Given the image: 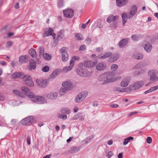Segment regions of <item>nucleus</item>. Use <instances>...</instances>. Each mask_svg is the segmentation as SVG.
<instances>
[{
	"label": "nucleus",
	"instance_id": "nucleus-1",
	"mask_svg": "<svg viewBox=\"0 0 158 158\" xmlns=\"http://www.w3.org/2000/svg\"><path fill=\"white\" fill-rule=\"evenodd\" d=\"M98 80L101 81H103L102 84H107L113 82L115 80L113 77V73L111 72H107L105 73L98 77Z\"/></svg>",
	"mask_w": 158,
	"mask_h": 158
},
{
	"label": "nucleus",
	"instance_id": "nucleus-2",
	"mask_svg": "<svg viewBox=\"0 0 158 158\" xmlns=\"http://www.w3.org/2000/svg\"><path fill=\"white\" fill-rule=\"evenodd\" d=\"M28 97L33 102L38 104L44 103L46 102V98L43 97L35 96L32 92H31Z\"/></svg>",
	"mask_w": 158,
	"mask_h": 158
},
{
	"label": "nucleus",
	"instance_id": "nucleus-3",
	"mask_svg": "<svg viewBox=\"0 0 158 158\" xmlns=\"http://www.w3.org/2000/svg\"><path fill=\"white\" fill-rule=\"evenodd\" d=\"M22 78L24 83L30 87L34 86L33 82L30 76L27 75H24L23 73H20V79Z\"/></svg>",
	"mask_w": 158,
	"mask_h": 158
},
{
	"label": "nucleus",
	"instance_id": "nucleus-4",
	"mask_svg": "<svg viewBox=\"0 0 158 158\" xmlns=\"http://www.w3.org/2000/svg\"><path fill=\"white\" fill-rule=\"evenodd\" d=\"M36 121L32 116H29L20 121V123L23 125L26 126L31 125L33 123H35Z\"/></svg>",
	"mask_w": 158,
	"mask_h": 158
},
{
	"label": "nucleus",
	"instance_id": "nucleus-5",
	"mask_svg": "<svg viewBox=\"0 0 158 158\" xmlns=\"http://www.w3.org/2000/svg\"><path fill=\"white\" fill-rule=\"evenodd\" d=\"M76 72L77 74L80 76L86 77L88 76L87 75V70L83 66V65L78 67L76 70Z\"/></svg>",
	"mask_w": 158,
	"mask_h": 158
},
{
	"label": "nucleus",
	"instance_id": "nucleus-6",
	"mask_svg": "<svg viewBox=\"0 0 158 158\" xmlns=\"http://www.w3.org/2000/svg\"><path fill=\"white\" fill-rule=\"evenodd\" d=\"M72 84L69 81H65L62 83L63 88L60 89V94L62 95V93H65L70 90Z\"/></svg>",
	"mask_w": 158,
	"mask_h": 158
},
{
	"label": "nucleus",
	"instance_id": "nucleus-7",
	"mask_svg": "<svg viewBox=\"0 0 158 158\" xmlns=\"http://www.w3.org/2000/svg\"><path fill=\"white\" fill-rule=\"evenodd\" d=\"M119 16L117 15H114L112 14L110 15L106 19V21L109 23L111 22L113 23L114 27L116 28L117 27L116 23L117 21L118 20Z\"/></svg>",
	"mask_w": 158,
	"mask_h": 158
},
{
	"label": "nucleus",
	"instance_id": "nucleus-8",
	"mask_svg": "<svg viewBox=\"0 0 158 158\" xmlns=\"http://www.w3.org/2000/svg\"><path fill=\"white\" fill-rule=\"evenodd\" d=\"M87 96L86 93L82 92L79 93L76 97L75 100L76 102H79L82 101Z\"/></svg>",
	"mask_w": 158,
	"mask_h": 158
},
{
	"label": "nucleus",
	"instance_id": "nucleus-9",
	"mask_svg": "<svg viewBox=\"0 0 158 158\" xmlns=\"http://www.w3.org/2000/svg\"><path fill=\"white\" fill-rule=\"evenodd\" d=\"M144 84V82L143 81H137L131 85L133 90H135L141 88Z\"/></svg>",
	"mask_w": 158,
	"mask_h": 158
},
{
	"label": "nucleus",
	"instance_id": "nucleus-10",
	"mask_svg": "<svg viewBox=\"0 0 158 158\" xmlns=\"http://www.w3.org/2000/svg\"><path fill=\"white\" fill-rule=\"evenodd\" d=\"M149 76H150V81L152 82L157 81L158 78L155 72L153 70H150L148 73Z\"/></svg>",
	"mask_w": 158,
	"mask_h": 158
},
{
	"label": "nucleus",
	"instance_id": "nucleus-11",
	"mask_svg": "<svg viewBox=\"0 0 158 158\" xmlns=\"http://www.w3.org/2000/svg\"><path fill=\"white\" fill-rule=\"evenodd\" d=\"M64 15L65 17L71 18L74 14L73 11L70 9H68L63 11Z\"/></svg>",
	"mask_w": 158,
	"mask_h": 158
},
{
	"label": "nucleus",
	"instance_id": "nucleus-12",
	"mask_svg": "<svg viewBox=\"0 0 158 158\" xmlns=\"http://www.w3.org/2000/svg\"><path fill=\"white\" fill-rule=\"evenodd\" d=\"M53 30L51 28H49L48 29L45 31L43 35L44 37L48 36L50 35H52L53 37V39H55L56 34L53 32Z\"/></svg>",
	"mask_w": 158,
	"mask_h": 158
},
{
	"label": "nucleus",
	"instance_id": "nucleus-13",
	"mask_svg": "<svg viewBox=\"0 0 158 158\" xmlns=\"http://www.w3.org/2000/svg\"><path fill=\"white\" fill-rule=\"evenodd\" d=\"M36 82L39 86L41 88L46 87L48 84V82L47 80L40 81L37 79L36 80Z\"/></svg>",
	"mask_w": 158,
	"mask_h": 158
},
{
	"label": "nucleus",
	"instance_id": "nucleus-14",
	"mask_svg": "<svg viewBox=\"0 0 158 158\" xmlns=\"http://www.w3.org/2000/svg\"><path fill=\"white\" fill-rule=\"evenodd\" d=\"M131 80V77H127L123 79L121 83V85L123 87H127Z\"/></svg>",
	"mask_w": 158,
	"mask_h": 158
},
{
	"label": "nucleus",
	"instance_id": "nucleus-15",
	"mask_svg": "<svg viewBox=\"0 0 158 158\" xmlns=\"http://www.w3.org/2000/svg\"><path fill=\"white\" fill-rule=\"evenodd\" d=\"M119 54L118 53H116L112 55L108 59V61L109 62H112L115 61L117 60L119 58Z\"/></svg>",
	"mask_w": 158,
	"mask_h": 158
},
{
	"label": "nucleus",
	"instance_id": "nucleus-16",
	"mask_svg": "<svg viewBox=\"0 0 158 158\" xmlns=\"http://www.w3.org/2000/svg\"><path fill=\"white\" fill-rule=\"evenodd\" d=\"M144 50L147 52H151L152 46L151 44L147 42L144 43L143 45V46Z\"/></svg>",
	"mask_w": 158,
	"mask_h": 158
},
{
	"label": "nucleus",
	"instance_id": "nucleus-17",
	"mask_svg": "<svg viewBox=\"0 0 158 158\" xmlns=\"http://www.w3.org/2000/svg\"><path fill=\"white\" fill-rule=\"evenodd\" d=\"M112 55V53L111 52H108L104 54H100L99 55L98 58L101 59H103L110 56Z\"/></svg>",
	"mask_w": 158,
	"mask_h": 158
},
{
	"label": "nucleus",
	"instance_id": "nucleus-18",
	"mask_svg": "<svg viewBox=\"0 0 158 158\" xmlns=\"http://www.w3.org/2000/svg\"><path fill=\"white\" fill-rule=\"evenodd\" d=\"M128 1V0H116V5L118 7H122L126 5Z\"/></svg>",
	"mask_w": 158,
	"mask_h": 158
},
{
	"label": "nucleus",
	"instance_id": "nucleus-19",
	"mask_svg": "<svg viewBox=\"0 0 158 158\" xmlns=\"http://www.w3.org/2000/svg\"><path fill=\"white\" fill-rule=\"evenodd\" d=\"M129 38H127L121 40L118 43V45L121 48L126 45L128 42Z\"/></svg>",
	"mask_w": 158,
	"mask_h": 158
},
{
	"label": "nucleus",
	"instance_id": "nucleus-20",
	"mask_svg": "<svg viewBox=\"0 0 158 158\" xmlns=\"http://www.w3.org/2000/svg\"><path fill=\"white\" fill-rule=\"evenodd\" d=\"M106 68V65L103 62H100L96 66V68L98 71H101L104 70Z\"/></svg>",
	"mask_w": 158,
	"mask_h": 158
},
{
	"label": "nucleus",
	"instance_id": "nucleus-21",
	"mask_svg": "<svg viewBox=\"0 0 158 158\" xmlns=\"http://www.w3.org/2000/svg\"><path fill=\"white\" fill-rule=\"evenodd\" d=\"M21 90L23 93H24L27 96H28V95L31 93V92L29 89L27 87L23 86L21 88Z\"/></svg>",
	"mask_w": 158,
	"mask_h": 158
},
{
	"label": "nucleus",
	"instance_id": "nucleus-22",
	"mask_svg": "<svg viewBox=\"0 0 158 158\" xmlns=\"http://www.w3.org/2000/svg\"><path fill=\"white\" fill-rule=\"evenodd\" d=\"M58 94L56 92L53 93H50L48 94L47 96V98L49 99H54L57 97Z\"/></svg>",
	"mask_w": 158,
	"mask_h": 158
},
{
	"label": "nucleus",
	"instance_id": "nucleus-23",
	"mask_svg": "<svg viewBox=\"0 0 158 158\" xmlns=\"http://www.w3.org/2000/svg\"><path fill=\"white\" fill-rule=\"evenodd\" d=\"M64 30H61L58 33L57 35V38L58 40H61L64 37Z\"/></svg>",
	"mask_w": 158,
	"mask_h": 158
},
{
	"label": "nucleus",
	"instance_id": "nucleus-24",
	"mask_svg": "<svg viewBox=\"0 0 158 158\" xmlns=\"http://www.w3.org/2000/svg\"><path fill=\"white\" fill-rule=\"evenodd\" d=\"M73 65H70L69 66H67L61 70V72L62 73H66L67 72L70 71L73 68Z\"/></svg>",
	"mask_w": 158,
	"mask_h": 158
},
{
	"label": "nucleus",
	"instance_id": "nucleus-25",
	"mask_svg": "<svg viewBox=\"0 0 158 158\" xmlns=\"http://www.w3.org/2000/svg\"><path fill=\"white\" fill-rule=\"evenodd\" d=\"M137 8L135 5L132 6L131 11H130V14L133 16H134L137 12Z\"/></svg>",
	"mask_w": 158,
	"mask_h": 158
},
{
	"label": "nucleus",
	"instance_id": "nucleus-26",
	"mask_svg": "<svg viewBox=\"0 0 158 158\" xmlns=\"http://www.w3.org/2000/svg\"><path fill=\"white\" fill-rule=\"evenodd\" d=\"M28 56L27 55L20 56V63H25L27 62Z\"/></svg>",
	"mask_w": 158,
	"mask_h": 158
},
{
	"label": "nucleus",
	"instance_id": "nucleus-27",
	"mask_svg": "<svg viewBox=\"0 0 158 158\" xmlns=\"http://www.w3.org/2000/svg\"><path fill=\"white\" fill-rule=\"evenodd\" d=\"M30 69H35L36 64V62L34 60H31L30 62Z\"/></svg>",
	"mask_w": 158,
	"mask_h": 158
},
{
	"label": "nucleus",
	"instance_id": "nucleus-28",
	"mask_svg": "<svg viewBox=\"0 0 158 158\" xmlns=\"http://www.w3.org/2000/svg\"><path fill=\"white\" fill-rule=\"evenodd\" d=\"M123 19V25L124 26L125 25V23L127 21V16L126 13H123L122 15Z\"/></svg>",
	"mask_w": 158,
	"mask_h": 158
},
{
	"label": "nucleus",
	"instance_id": "nucleus-29",
	"mask_svg": "<svg viewBox=\"0 0 158 158\" xmlns=\"http://www.w3.org/2000/svg\"><path fill=\"white\" fill-rule=\"evenodd\" d=\"M79 59L80 57L78 56H73L70 61V64L72 65H73V66L75 61L77 60H79Z\"/></svg>",
	"mask_w": 158,
	"mask_h": 158
},
{
	"label": "nucleus",
	"instance_id": "nucleus-30",
	"mask_svg": "<svg viewBox=\"0 0 158 158\" xmlns=\"http://www.w3.org/2000/svg\"><path fill=\"white\" fill-rule=\"evenodd\" d=\"M29 52L32 57H35L36 56V52L34 49L33 48L30 49L29 50Z\"/></svg>",
	"mask_w": 158,
	"mask_h": 158
},
{
	"label": "nucleus",
	"instance_id": "nucleus-31",
	"mask_svg": "<svg viewBox=\"0 0 158 158\" xmlns=\"http://www.w3.org/2000/svg\"><path fill=\"white\" fill-rule=\"evenodd\" d=\"M62 60L64 62L66 61L69 59V55L68 53L61 54Z\"/></svg>",
	"mask_w": 158,
	"mask_h": 158
},
{
	"label": "nucleus",
	"instance_id": "nucleus-32",
	"mask_svg": "<svg viewBox=\"0 0 158 158\" xmlns=\"http://www.w3.org/2000/svg\"><path fill=\"white\" fill-rule=\"evenodd\" d=\"M132 87L131 85H130L128 87L123 88V92H126L127 93H130L132 91H133Z\"/></svg>",
	"mask_w": 158,
	"mask_h": 158
},
{
	"label": "nucleus",
	"instance_id": "nucleus-33",
	"mask_svg": "<svg viewBox=\"0 0 158 158\" xmlns=\"http://www.w3.org/2000/svg\"><path fill=\"white\" fill-rule=\"evenodd\" d=\"M134 138L130 136L125 139L123 143V145H126L130 141V140H133Z\"/></svg>",
	"mask_w": 158,
	"mask_h": 158
},
{
	"label": "nucleus",
	"instance_id": "nucleus-34",
	"mask_svg": "<svg viewBox=\"0 0 158 158\" xmlns=\"http://www.w3.org/2000/svg\"><path fill=\"white\" fill-rule=\"evenodd\" d=\"M141 36L142 35H132L131 38L133 40L136 41H138L139 38L141 37Z\"/></svg>",
	"mask_w": 158,
	"mask_h": 158
},
{
	"label": "nucleus",
	"instance_id": "nucleus-35",
	"mask_svg": "<svg viewBox=\"0 0 158 158\" xmlns=\"http://www.w3.org/2000/svg\"><path fill=\"white\" fill-rule=\"evenodd\" d=\"M134 57L136 59L141 60L143 58V55L142 53H139L136 55H134Z\"/></svg>",
	"mask_w": 158,
	"mask_h": 158
},
{
	"label": "nucleus",
	"instance_id": "nucleus-36",
	"mask_svg": "<svg viewBox=\"0 0 158 158\" xmlns=\"http://www.w3.org/2000/svg\"><path fill=\"white\" fill-rule=\"evenodd\" d=\"M84 67L86 68H90L91 66V61H88L85 62L83 63Z\"/></svg>",
	"mask_w": 158,
	"mask_h": 158
},
{
	"label": "nucleus",
	"instance_id": "nucleus-37",
	"mask_svg": "<svg viewBox=\"0 0 158 158\" xmlns=\"http://www.w3.org/2000/svg\"><path fill=\"white\" fill-rule=\"evenodd\" d=\"M40 50V54L39 56L40 57H43L45 54L44 53V48L43 47H40L39 49Z\"/></svg>",
	"mask_w": 158,
	"mask_h": 158
},
{
	"label": "nucleus",
	"instance_id": "nucleus-38",
	"mask_svg": "<svg viewBox=\"0 0 158 158\" xmlns=\"http://www.w3.org/2000/svg\"><path fill=\"white\" fill-rule=\"evenodd\" d=\"M61 69L60 68L56 69L52 72V74L55 73L56 76H57L60 73V72H61Z\"/></svg>",
	"mask_w": 158,
	"mask_h": 158
},
{
	"label": "nucleus",
	"instance_id": "nucleus-39",
	"mask_svg": "<svg viewBox=\"0 0 158 158\" xmlns=\"http://www.w3.org/2000/svg\"><path fill=\"white\" fill-rule=\"evenodd\" d=\"M93 137L92 135H90L87 138L85 139L83 141V142H84L86 143H89L90 142V141L93 139Z\"/></svg>",
	"mask_w": 158,
	"mask_h": 158
},
{
	"label": "nucleus",
	"instance_id": "nucleus-40",
	"mask_svg": "<svg viewBox=\"0 0 158 158\" xmlns=\"http://www.w3.org/2000/svg\"><path fill=\"white\" fill-rule=\"evenodd\" d=\"M118 66L116 64H112L111 66V69L113 72L116 71L118 69Z\"/></svg>",
	"mask_w": 158,
	"mask_h": 158
},
{
	"label": "nucleus",
	"instance_id": "nucleus-41",
	"mask_svg": "<svg viewBox=\"0 0 158 158\" xmlns=\"http://www.w3.org/2000/svg\"><path fill=\"white\" fill-rule=\"evenodd\" d=\"M43 57H44V59L47 60H50L52 58L50 55L46 53H45Z\"/></svg>",
	"mask_w": 158,
	"mask_h": 158
},
{
	"label": "nucleus",
	"instance_id": "nucleus-42",
	"mask_svg": "<svg viewBox=\"0 0 158 158\" xmlns=\"http://www.w3.org/2000/svg\"><path fill=\"white\" fill-rule=\"evenodd\" d=\"M143 65L142 63H139L135 66L133 68V69H136L140 68L143 66Z\"/></svg>",
	"mask_w": 158,
	"mask_h": 158
},
{
	"label": "nucleus",
	"instance_id": "nucleus-43",
	"mask_svg": "<svg viewBox=\"0 0 158 158\" xmlns=\"http://www.w3.org/2000/svg\"><path fill=\"white\" fill-rule=\"evenodd\" d=\"M61 112L63 114H67L70 113V110L68 108H64L61 110Z\"/></svg>",
	"mask_w": 158,
	"mask_h": 158
},
{
	"label": "nucleus",
	"instance_id": "nucleus-44",
	"mask_svg": "<svg viewBox=\"0 0 158 158\" xmlns=\"http://www.w3.org/2000/svg\"><path fill=\"white\" fill-rule=\"evenodd\" d=\"M12 77L14 79H16L19 77L20 73H15L12 75Z\"/></svg>",
	"mask_w": 158,
	"mask_h": 158
},
{
	"label": "nucleus",
	"instance_id": "nucleus-45",
	"mask_svg": "<svg viewBox=\"0 0 158 158\" xmlns=\"http://www.w3.org/2000/svg\"><path fill=\"white\" fill-rule=\"evenodd\" d=\"M80 149H71L69 150V152L71 153H75L80 151Z\"/></svg>",
	"mask_w": 158,
	"mask_h": 158
},
{
	"label": "nucleus",
	"instance_id": "nucleus-46",
	"mask_svg": "<svg viewBox=\"0 0 158 158\" xmlns=\"http://www.w3.org/2000/svg\"><path fill=\"white\" fill-rule=\"evenodd\" d=\"M49 69V68L48 66H45L42 68V71L44 72H47Z\"/></svg>",
	"mask_w": 158,
	"mask_h": 158
},
{
	"label": "nucleus",
	"instance_id": "nucleus-47",
	"mask_svg": "<svg viewBox=\"0 0 158 158\" xmlns=\"http://www.w3.org/2000/svg\"><path fill=\"white\" fill-rule=\"evenodd\" d=\"M114 91H118L120 92H123V88L116 87L113 90Z\"/></svg>",
	"mask_w": 158,
	"mask_h": 158
},
{
	"label": "nucleus",
	"instance_id": "nucleus-48",
	"mask_svg": "<svg viewBox=\"0 0 158 158\" xmlns=\"http://www.w3.org/2000/svg\"><path fill=\"white\" fill-rule=\"evenodd\" d=\"M63 0H59L58 2V6L59 8L61 7L63 5Z\"/></svg>",
	"mask_w": 158,
	"mask_h": 158
},
{
	"label": "nucleus",
	"instance_id": "nucleus-49",
	"mask_svg": "<svg viewBox=\"0 0 158 158\" xmlns=\"http://www.w3.org/2000/svg\"><path fill=\"white\" fill-rule=\"evenodd\" d=\"M81 115L80 113H78L77 114H76L74 116L73 119L75 120H76L79 118L80 115Z\"/></svg>",
	"mask_w": 158,
	"mask_h": 158
},
{
	"label": "nucleus",
	"instance_id": "nucleus-50",
	"mask_svg": "<svg viewBox=\"0 0 158 158\" xmlns=\"http://www.w3.org/2000/svg\"><path fill=\"white\" fill-rule=\"evenodd\" d=\"M66 48L63 47L60 49V51L61 53V54H64V53H67V51L65 50Z\"/></svg>",
	"mask_w": 158,
	"mask_h": 158
},
{
	"label": "nucleus",
	"instance_id": "nucleus-51",
	"mask_svg": "<svg viewBox=\"0 0 158 158\" xmlns=\"http://www.w3.org/2000/svg\"><path fill=\"white\" fill-rule=\"evenodd\" d=\"M114 155V153L112 151H110L107 153L106 156L108 158H110L112 156Z\"/></svg>",
	"mask_w": 158,
	"mask_h": 158
},
{
	"label": "nucleus",
	"instance_id": "nucleus-52",
	"mask_svg": "<svg viewBox=\"0 0 158 158\" xmlns=\"http://www.w3.org/2000/svg\"><path fill=\"white\" fill-rule=\"evenodd\" d=\"M91 66H90V67L93 68L96 65L97 63V61H95L94 62L91 61Z\"/></svg>",
	"mask_w": 158,
	"mask_h": 158
},
{
	"label": "nucleus",
	"instance_id": "nucleus-53",
	"mask_svg": "<svg viewBox=\"0 0 158 158\" xmlns=\"http://www.w3.org/2000/svg\"><path fill=\"white\" fill-rule=\"evenodd\" d=\"M76 37L77 38V39L79 40H82V35L79 34H77L76 35Z\"/></svg>",
	"mask_w": 158,
	"mask_h": 158
},
{
	"label": "nucleus",
	"instance_id": "nucleus-54",
	"mask_svg": "<svg viewBox=\"0 0 158 158\" xmlns=\"http://www.w3.org/2000/svg\"><path fill=\"white\" fill-rule=\"evenodd\" d=\"M13 92L14 94L17 96H20V91L19 90H13Z\"/></svg>",
	"mask_w": 158,
	"mask_h": 158
},
{
	"label": "nucleus",
	"instance_id": "nucleus-55",
	"mask_svg": "<svg viewBox=\"0 0 158 158\" xmlns=\"http://www.w3.org/2000/svg\"><path fill=\"white\" fill-rule=\"evenodd\" d=\"M12 42L11 41H8L6 43V48H9L12 45Z\"/></svg>",
	"mask_w": 158,
	"mask_h": 158
},
{
	"label": "nucleus",
	"instance_id": "nucleus-56",
	"mask_svg": "<svg viewBox=\"0 0 158 158\" xmlns=\"http://www.w3.org/2000/svg\"><path fill=\"white\" fill-rule=\"evenodd\" d=\"M152 139L151 137H148L147 138L146 141L148 143H150L152 142Z\"/></svg>",
	"mask_w": 158,
	"mask_h": 158
},
{
	"label": "nucleus",
	"instance_id": "nucleus-57",
	"mask_svg": "<svg viewBox=\"0 0 158 158\" xmlns=\"http://www.w3.org/2000/svg\"><path fill=\"white\" fill-rule=\"evenodd\" d=\"M86 48V46L84 45H82L79 48V50H84Z\"/></svg>",
	"mask_w": 158,
	"mask_h": 158
},
{
	"label": "nucleus",
	"instance_id": "nucleus-58",
	"mask_svg": "<svg viewBox=\"0 0 158 158\" xmlns=\"http://www.w3.org/2000/svg\"><path fill=\"white\" fill-rule=\"evenodd\" d=\"M31 138L29 136H28L27 138V144L28 145H30L31 144Z\"/></svg>",
	"mask_w": 158,
	"mask_h": 158
},
{
	"label": "nucleus",
	"instance_id": "nucleus-59",
	"mask_svg": "<svg viewBox=\"0 0 158 158\" xmlns=\"http://www.w3.org/2000/svg\"><path fill=\"white\" fill-rule=\"evenodd\" d=\"M60 118H62L63 119H65L67 118V116L66 115H60L59 117Z\"/></svg>",
	"mask_w": 158,
	"mask_h": 158
},
{
	"label": "nucleus",
	"instance_id": "nucleus-60",
	"mask_svg": "<svg viewBox=\"0 0 158 158\" xmlns=\"http://www.w3.org/2000/svg\"><path fill=\"white\" fill-rule=\"evenodd\" d=\"M96 50L98 52H100L103 51V48H102L98 47L96 49Z\"/></svg>",
	"mask_w": 158,
	"mask_h": 158
},
{
	"label": "nucleus",
	"instance_id": "nucleus-61",
	"mask_svg": "<svg viewBox=\"0 0 158 158\" xmlns=\"http://www.w3.org/2000/svg\"><path fill=\"white\" fill-rule=\"evenodd\" d=\"M118 106V105L117 104L114 103L110 105V107L112 108H117Z\"/></svg>",
	"mask_w": 158,
	"mask_h": 158
},
{
	"label": "nucleus",
	"instance_id": "nucleus-62",
	"mask_svg": "<svg viewBox=\"0 0 158 158\" xmlns=\"http://www.w3.org/2000/svg\"><path fill=\"white\" fill-rule=\"evenodd\" d=\"M123 154L124 153L123 152L119 153L118 155V158H123Z\"/></svg>",
	"mask_w": 158,
	"mask_h": 158
},
{
	"label": "nucleus",
	"instance_id": "nucleus-63",
	"mask_svg": "<svg viewBox=\"0 0 158 158\" xmlns=\"http://www.w3.org/2000/svg\"><path fill=\"white\" fill-rule=\"evenodd\" d=\"M14 34V33L12 32H10L7 34L8 37H10V36L13 35Z\"/></svg>",
	"mask_w": 158,
	"mask_h": 158
},
{
	"label": "nucleus",
	"instance_id": "nucleus-64",
	"mask_svg": "<svg viewBox=\"0 0 158 158\" xmlns=\"http://www.w3.org/2000/svg\"><path fill=\"white\" fill-rule=\"evenodd\" d=\"M150 89L152 90V92L154 91L157 89V87L156 86H154L152 87Z\"/></svg>",
	"mask_w": 158,
	"mask_h": 158
}]
</instances>
